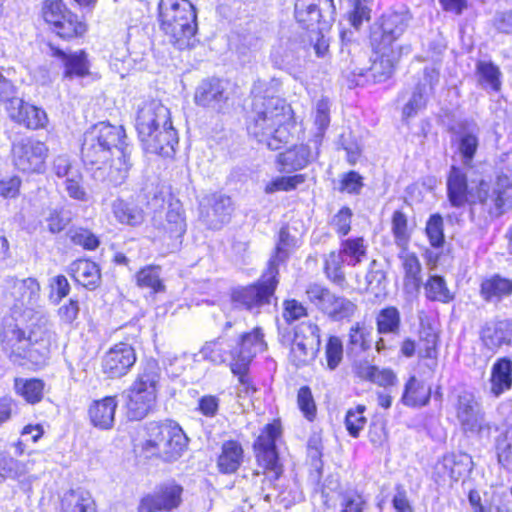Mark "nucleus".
I'll use <instances>...</instances> for the list:
<instances>
[{
  "instance_id": "nucleus-1",
  "label": "nucleus",
  "mask_w": 512,
  "mask_h": 512,
  "mask_svg": "<svg viewBox=\"0 0 512 512\" xmlns=\"http://www.w3.org/2000/svg\"><path fill=\"white\" fill-rule=\"evenodd\" d=\"M130 153L125 130L121 126L101 122L84 134L82 160L91 166L92 177L96 181L113 186L123 184L132 166Z\"/></svg>"
},
{
  "instance_id": "nucleus-2",
  "label": "nucleus",
  "mask_w": 512,
  "mask_h": 512,
  "mask_svg": "<svg viewBox=\"0 0 512 512\" xmlns=\"http://www.w3.org/2000/svg\"><path fill=\"white\" fill-rule=\"evenodd\" d=\"M56 337L44 317H40L28 328H23L10 316L3 319L0 344L11 361L28 360L42 365L49 358L52 347L56 345Z\"/></svg>"
},
{
  "instance_id": "nucleus-3",
  "label": "nucleus",
  "mask_w": 512,
  "mask_h": 512,
  "mask_svg": "<svg viewBox=\"0 0 512 512\" xmlns=\"http://www.w3.org/2000/svg\"><path fill=\"white\" fill-rule=\"evenodd\" d=\"M263 82L257 81L252 88V117L247 125L249 135L270 150H278L291 136L292 109L277 97L261 96Z\"/></svg>"
},
{
  "instance_id": "nucleus-4",
  "label": "nucleus",
  "mask_w": 512,
  "mask_h": 512,
  "mask_svg": "<svg viewBox=\"0 0 512 512\" xmlns=\"http://www.w3.org/2000/svg\"><path fill=\"white\" fill-rule=\"evenodd\" d=\"M496 180L494 183L481 180L471 196V213L476 206L486 213L485 220L502 216L512 205V151L499 155L496 163Z\"/></svg>"
},
{
  "instance_id": "nucleus-5",
  "label": "nucleus",
  "mask_w": 512,
  "mask_h": 512,
  "mask_svg": "<svg viewBox=\"0 0 512 512\" xmlns=\"http://www.w3.org/2000/svg\"><path fill=\"white\" fill-rule=\"evenodd\" d=\"M161 29L169 43L179 50L193 45L197 31V15L188 0H160L158 4Z\"/></svg>"
},
{
  "instance_id": "nucleus-6",
  "label": "nucleus",
  "mask_w": 512,
  "mask_h": 512,
  "mask_svg": "<svg viewBox=\"0 0 512 512\" xmlns=\"http://www.w3.org/2000/svg\"><path fill=\"white\" fill-rule=\"evenodd\" d=\"M188 446V437L178 423L166 420L145 425L141 449L145 457L165 462L179 459Z\"/></svg>"
},
{
  "instance_id": "nucleus-7",
  "label": "nucleus",
  "mask_w": 512,
  "mask_h": 512,
  "mask_svg": "<svg viewBox=\"0 0 512 512\" xmlns=\"http://www.w3.org/2000/svg\"><path fill=\"white\" fill-rule=\"evenodd\" d=\"M159 380L158 363L155 360L147 361L131 388L123 393L129 420L139 421L148 415L156 400Z\"/></svg>"
},
{
  "instance_id": "nucleus-8",
  "label": "nucleus",
  "mask_w": 512,
  "mask_h": 512,
  "mask_svg": "<svg viewBox=\"0 0 512 512\" xmlns=\"http://www.w3.org/2000/svg\"><path fill=\"white\" fill-rule=\"evenodd\" d=\"M278 276L279 272L274 268H267L255 283L232 290V304L254 315L259 314L264 306L271 304L279 283Z\"/></svg>"
},
{
  "instance_id": "nucleus-9",
  "label": "nucleus",
  "mask_w": 512,
  "mask_h": 512,
  "mask_svg": "<svg viewBox=\"0 0 512 512\" xmlns=\"http://www.w3.org/2000/svg\"><path fill=\"white\" fill-rule=\"evenodd\" d=\"M456 418L461 430L466 434L490 437L492 424L485 419V413L474 394L462 391L454 403Z\"/></svg>"
},
{
  "instance_id": "nucleus-10",
  "label": "nucleus",
  "mask_w": 512,
  "mask_h": 512,
  "mask_svg": "<svg viewBox=\"0 0 512 512\" xmlns=\"http://www.w3.org/2000/svg\"><path fill=\"white\" fill-rule=\"evenodd\" d=\"M48 146L33 137H22L12 142L11 161L14 167L24 173H42L48 158Z\"/></svg>"
},
{
  "instance_id": "nucleus-11",
  "label": "nucleus",
  "mask_w": 512,
  "mask_h": 512,
  "mask_svg": "<svg viewBox=\"0 0 512 512\" xmlns=\"http://www.w3.org/2000/svg\"><path fill=\"white\" fill-rule=\"evenodd\" d=\"M42 16L52 30L62 39L82 36L86 24L71 12L62 0H46L42 5Z\"/></svg>"
},
{
  "instance_id": "nucleus-12",
  "label": "nucleus",
  "mask_w": 512,
  "mask_h": 512,
  "mask_svg": "<svg viewBox=\"0 0 512 512\" xmlns=\"http://www.w3.org/2000/svg\"><path fill=\"white\" fill-rule=\"evenodd\" d=\"M279 433V428L275 424H268L254 444L258 463L264 468V474L270 482L278 480L283 472L276 450Z\"/></svg>"
},
{
  "instance_id": "nucleus-13",
  "label": "nucleus",
  "mask_w": 512,
  "mask_h": 512,
  "mask_svg": "<svg viewBox=\"0 0 512 512\" xmlns=\"http://www.w3.org/2000/svg\"><path fill=\"white\" fill-rule=\"evenodd\" d=\"M452 146L460 157L463 166L473 167V160L479 147L480 129L472 120H462L451 127Z\"/></svg>"
},
{
  "instance_id": "nucleus-14",
  "label": "nucleus",
  "mask_w": 512,
  "mask_h": 512,
  "mask_svg": "<svg viewBox=\"0 0 512 512\" xmlns=\"http://www.w3.org/2000/svg\"><path fill=\"white\" fill-rule=\"evenodd\" d=\"M199 220L211 230H219L229 222L233 205L229 196L212 193L199 202Z\"/></svg>"
},
{
  "instance_id": "nucleus-15",
  "label": "nucleus",
  "mask_w": 512,
  "mask_h": 512,
  "mask_svg": "<svg viewBox=\"0 0 512 512\" xmlns=\"http://www.w3.org/2000/svg\"><path fill=\"white\" fill-rule=\"evenodd\" d=\"M335 14L334 0H297L295 3V18L303 28L319 23L329 28L335 20Z\"/></svg>"
},
{
  "instance_id": "nucleus-16",
  "label": "nucleus",
  "mask_w": 512,
  "mask_h": 512,
  "mask_svg": "<svg viewBox=\"0 0 512 512\" xmlns=\"http://www.w3.org/2000/svg\"><path fill=\"white\" fill-rule=\"evenodd\" d=\"M410 15L406 11L391 12L381 17L380 25L371 32L372 47H395L394 43L407 29Z\"/></svg>"
},
{
  "instance_id": "nucleus-17",
  "label": "nucleus",
  "mask_w": 512,
  "mask_h": 512,
  "mask_svg": "<svg viewBox=\"0 0 512 512\" xmlns=\"http://www.w3.org/2000/svg\"><path fill=\"white\" fill-rule=\"evenodd\" d=\"M171 119L170 110L158 100L143 102L139 106L135 127L140 141L150 137L161 127L167 125Z\"/></svg>"
},
{
  "instance_id": "nucleus-18",
  "label": "nucleus",
  "mask_w": 512,
  "mask_h": 512,
  "mask_svg": "<svg viewBox=\"0 0 512 512\" xmlns=\"http://www.w3.org/2000/svg\"><path fill=\"white\" fill-rule=\"evenodd\" d=\"M183 488L175 483H167L156 489L140 500L139 512L171 511L182 502Z\"/></svg>"
},
{
  "instance_id": "nucleus-19",
  "label": "nucleus",
  "mask_w": 512,
  "mask_h": 512,
  "mask_svg": "<svg viewBox=\"0 0 512 512\" xmlns=\"http://www.w3.org/2000/svg\"><path fill=\"white\" fill-rule=\"evenodd\" d=\"M5 297L14 309L33 310L40 297L39 283L33 278L9 279Z\"/></svg>"
},
{
  "instance_id": "nucleus-20",
  "label": "nucleus",
  "mask_w": 512,
  "mask_h": 512,
  "mask_svg": "<svg viewBox=\"0 0 512 512\" xmlns=\"http://www.w3.org/2000/svg\"><path fill=\"white\" fill-rule=\"evenodd\" d=\"M440 73L434 67H426L423 77L416 85L409 101L402 110L404 118L414 117L419 111L426 107L428 98L434 92L435 86L439 83Z\"/></svg>"
},
{
  "instance_id": "nucleus-21",
  "label": "nucleus",
  "mask_w": 512,
  "mask_h": 512,
  "mask_svg": "<svg viewBox=\"0 0 512 512\" xmlns=\"http://www.w3.org/2000/svg\"><path fill=\"white\" fill-rule=\"evenodd\" d=\"M372 49L371 65L367 69L362 68L364 75L358 76L370 77L374 83L384 82L392 76L399 59V52L395 47L388 46L372 47Z\"/></svg>"
},
{
  "instance_id": "nucleus-22",
  "label": "nucleus",
  "mask_w": 512,
  "mask_h": 512,
  "mask_svg": "<svg viewBox=\"0 0 512 512\" xmlns=\"http://www.w3.org/2000/svg\"><path fill=\"white\" fill-rule=\"evenodd\" d=\"M136 362L134 348L127 343L115 344L102 359V370L110 378L127 374Z\"/></svg>"
},
{
  "instance_id": "nucleus-23",
  "label": "nucleus",
  "mask_w": 512,
  "mask_h": 512,
  "mask_svg": "<svg viewBox=\"0 0 512 512\" xmlns=\"http://www.w3.org/2000/svg\"><path fill=\"white\" fill-rule=\"evenodd\" d=\"M319 148H315L310 139L306 144L295 145L279 153L276 159L278 171L281 173H292L304 169L318 157Z\"/></svg>"
},
{
  "instance_id": "nucleus-24",
  "label": "nucleus",
  "mask_w": 512,
  "mask_h": 512,
  "mask_svg": "<svg viewBox=\"0 0 512 512\" xmlns=\"http://www.w3.org/2000/svg\"><path fill=\"white\" fill-rule=\"evenodd\" d=\"M236 362L232 364L250 365L253 358L267 348L264 341V334L259 327L254 328L251 332L242 333L237 338H233Z\"/></svg>"
},
{
  "instance_id": "nucleus-25",
  "label": "nucleus",
  "mask_w": 512,
  "mask_h": 512,
  "mask_svg": "<svg viewBox=\"0 0 512 512\" xmlns=\"http://www.w3.org/2000/svg\"><path fill=\"white\" fill-rule=\"evenodd\" d=\"M480 340L485 348L492 352L512 344V321L492 320L486 322L480 330Z\"/></svg>"
},
{
  "instance_id": "nucleus-26",
  "label": "nucleus",
  "mask_w": 512,
  "mask_h": 512,
  "mask_svg": "<svg viewBox=\"0 0 512 512\" xmlns=\"http://www.w3.org/2000/svg\"><path fill=\"white\" fill-rule=\"evenodd\" d=\"M141 143L147 153L172 157L175 153V147L178 145V134L172 125L171 119L168 120L165 127L159 128L150 137L142 140Z\"/></svg>"
},
{
  "instance_id": "nucleus-27",
  "label": "nucleus",
  "mask_w": 512,
  "mask_h": 512,
  "mask_svg": "<svg viewBox=\"0 0 512 512\" xmlns=\"http://www.w3.org/2000/svg\"><path fill=\"white\" fill-rule=\"evenodd\" d=\"M15 106L9 109V118L27 129L38 130L45 128L48 123V116L45 110L31 105L22 100H15Z\"/></svg>"
},
{
  "instance_id": "nucleus-28",
  "label": "nucleus",
  "mask_w": 512,
  "mask_h": 512,
  "mask_svg": "<svg viewBox=\"0 0 512 512\" xmlns=\"http://www.w3.org/2000/svg\"><path fill=\"white\" fill-rule=\"evenodd\" d=\"M226 89L227 83L219 78L204 79L196 88L195 103L203 107H219L228 99Z\"/></svg>"
},
{
  "instance_id": "nucleus-29",
  "label": "nucleus",
  "mask_w": 512,
  "mask_h": 512,
  "mask_svg": "<svg viewBox=\"0 0 512 512\" xmlns=\"http://www.w3.org/2000/svg\"><path fill=\"white\" fill-rule=\"evenodd\" d=\"M52 56L58 58L64 68L63 78H83L89 75V61L87 54L83 51L65 52L64 50L50 46Z\"/></svg>"
},
{
  "instance_id": "nucleus-30",
  "label": "nucleus",
  "mask_w": 512,
  "mask_h": 512,
  "mask_svg": "<svg viewBox=\"0 0 512 512\" xmlns=\"http://www.w3.org/2000/svg\"><path fill=\"white\" fill-rule=\"evenodd\" d=\"M472 469V458L466 453H450L443 456L435 466V474L439 478L449 477L458 481Z\"/></svg>"
},
{
  "instance_id": "nucleus-31",
  "label": "nucleus",
  "mask_w": 512,
  "mask_h": 512,
  "mask_svg": "<svg viewBox=\"0 0 512 512\" xmlns=\"http://www.w3.org/2000/svg\"><path fill=\"white\" fill-rule=\"evenodd\" d=\"M117 406L116 396H106L100 400H94L88 409L92 425L101 430L111 429L114 425Z\"/></svg>"
},
{
  "instance_id": "nucleus-32",
  "label": "nucleus",
  "mask_w": 512,
  "mask_h": 512,
  "mask_svg": "<svg viewBox=\"0 0 512 512\" xmlns=\"http://www.w3.org/2000/svg\"><path fill=\"white\" fill-rule=\"evenodd\" d=\"M234 346L233 338L223 335L206 342L200 352L204 359L214 364L229 362L232 369V362H236Z\"/></svg>"
},
{
  "instance_id": "nucleus-33",
  "label": "nucleus",
  "mask_w": 512,
  "mask_h": 512,
  "mask_svg": "<svg viewBox=\"0 0 512 512\" xmlns=\"http://www.w3.org/2000/svg\"><path fill=\"white\" fill-rule=\"evenodd\" d=\"M360 54L361 47L360 44L353 39V32L343 31L341 33V46L338 55L340 69L354 76L364 75L362 68L354 66Z\"/></svg>"
},
{
  "instance_id": "nucleus-34",
  "label": "nucleus",
  "mask_w": 512,
  "mask_h": 512,
  "mask_svg": "<svg viewBox=\"0 0 512 512\" xmlns=\"http://www.w3.org/2000/svg\"><path fill=\"white\" fill-rule=\"evenodd\" d=\"M70 276L83 287L94 290L101 282L99 266L89 259H77L68 268Z\"/></svg>"
},
{
  "instance_id": "nucleus-35",
  "label": "nucleus",
  "mask_w": 512,
  "mask_h": 512,
  "mask_svg": "<svg viewBox=\"0 0 512 512\" xmlns=\"http://www.w3.org/2000/svg\"><path fill=\"white\" fill-rule=\"evenodd\" d=\"M490 391L495 397L512 388V360L501 357L495 361L491 368Z\"/></svg>"
},
{
  "instance_id": "nucleus-36",
  "label": "nucleus",
  "mask_w": 512,
  "mask_h": 512,
  "mask_svg": "<svg viewBox=\"0 0 512 512\" xmlns=\"http://www.w3.org/2000/svg\"><path fill=\"white\" fill-rule=\"evenodd\" d=\"M447 195L453 207H462L468 201L467 175L455 165L451 166L447 178Z\"/></svg>"
},
{
  "instance_id": "nucleus-37",
  "label": "nucleus",
  "mask_w": 512,
  "mask_h": 512,
  "mask_svg": "<svg viewBox=\"0 0 512 512\" xmlns=\"http://www.w3.org/2000/svg\"><path fill=\"white\" fill-rule=\"evenodd\" d=\"M187 224L182 204L179 201L169 204L165 221L161 224L164 235L171 240H180L186 232Z\"/></svg>"
},
{
  "instance_id": "nucleus-38",
  "label": "nucleus",
  "mask_w": 512,
  "mask_h": 512,
  "mask_svg": "<svg viewBox=\"0 0 512 512\" xmlns=\"http://www.w3.org/2000/svg\"><path fill=\"white\" fill-rule=\"evenodd\" d=\"M243 457V448L239 442L234 440L224 442L217 459L219 471L223 474L236 472L243 462Z\"/></svg>"
},
{
  "instance_id": "nucleus-39",
  "label": "nucleus",
  "mask_w": 512,
  "mask_h": 512,
  "mask_svg": "<svg viewBox=\"0 0 512 512\" xmlns=\"http://www.w3.org/2000/svg\"><path fill=\"white\" fill-rule=\"evenodd\" d=\"M299 246V239L290 234L287 226H283L279 231L275 252L270 258L267 268H274L279 272V264L285 262Z\"/></svg>"
},
{
  "instance_id": "nucleus-40",
  "label": "nucleus",
  "mask_w": 512,
  "mask_h": 512,
  "mask_svg": "<svg viewBox=\"0 0 512 512\" xmlns=\"http://www.w3.org/2000/svg\"><path fill=\"white\" fill-rule=\"evenodd\" d=\"M111 208L115 219L121 224L136 227L144 222V211L134 203L118 198L112 202Z\"/></svg>"
},
{
  "instance_id": "nucleus-41",
  "label": "nucleus",
  "mask_w": 512,
  "mask_h": 512,
  "mask_svg": "<svg viewBox=\"0 0 512 512\" xmlns=\"http://www.w3.org/2000/svg\"><path fill=\"white\" fill-rule=\"evenodd\" d=\"M431 397V387L411 376L405 384L402 402L407 406H426Z\"/></svg>"
},
{
  "instance_id": "nucleus-42",
  "label": "nucleus",
  "mask_w": 512,
  "mask_h": 512,
  "mask_svg": "<svg viewBox=\"0 0 512 512\" xmlns=\"http://www.w3.org/2000/svg\"><path fill=\"white\" fill-rule=\"evenodd\" d=\"M480 292L486 301H500L512 294V280L494 275L481 283Z\"/></svg>"
},
{
  "instance_id": "nucleus-43",
  "label": "nucleus",
  "mask_w": 512,
  "mask_h": 512,
  "mask_svg": "<svg viewBox=\"0 0 512 512\" xmlns=\"http://www.w3.org/2000/svg\"><path fill=\"white\" fill-rule=\"evenodd\" d=\"M62 512H96L91 494L83 490H72L61 501Z\"/></svg>"
},
{
  "instance_id": "nucleus-44",
  "label": "nucleus",
  "mask_w": 512,
  "mask_h": 512,
  "mask_svg": "<svg viewBox=\"0 0 512 512\" xmlns=\"http://www.w3.org/2000/svg\"><path fill=\"white\" fill-rule=\"evenodd\" d=\"M476 76L478 84L485 90L498 92L501 87V72L491 61H478L476 63Z\"/></svg>"
},
{
  "instance_id": "nucleus-45",
  "label": "nucleus",
  "mask_w": 512,
  "mask_h": 512,
  "mask_svg": "<svg viewBox=\"0 0 512 512\" xmlns=\"http://www.w3.org/2000/svg\"><path fill=\"white\" fill-rule=\"evenodd\" d=\"M346 262L338 251H331L324 261V273L326 277L341 289L347 287V281L343 270V263Z\"/></svg>"
},
{
  "instance_id": "nucleus-46",
  "label": "nucleus",
  "mask_w": 512,
  "mask_h": 512,
  "mask_svg": "<svg viewBox=\"0 0 512 512\" xmlns=\"http://www.w3.org/2000/svg\"><path fill=\"white\" fill-rule=\"evenodd\" d=\"M338 253L341 254L348 265L356 266L366 255L364 239L355 237L343 240Z\"/></svg>"
},
{
  "instance_id": "nucleus-47",
  "label": "nucleus",
  "mask_w": 512,
  "mask_h": 512,
  "mask_svg": "<svg viewBox=\"0 0 512 512\" xmlns=\"http://www.w3.org/2000/svg\"><path fill=\"white\" fill-rule=\"evenodd\" d=\"M14 388L28 403L35 404L43 397L44 383L39 379L16 378Z\"/></svg>"
},
{
  "instance_id": "nucleus-48",
  "label": "nucleus",
  "mask_w": 512,
  "mask_h": 512,
  "mask_svg": "<svg viewBox=\"0 0 512 512\" xmlns=\"http://www.w3.org/2000/svg\"><path fill=\"white\" fill-rule=\"evenodd\" d=\"M379 334H398L401 325L400 312L396 307H386L379 311L376 317Z\"/></svg>"
},
{
  "instance_id": "nucleus-49",
  "label": "nucleus",
  "mask_w": 512,
  "mask_h": 512,
  "mask_svg": "<svg viewBox=\"0 0 512 512\" xmlns=\"http://www.w3.org/2000/svg\"><path fill=\"white\" fill-rule=\"evenodd\" d=\"M319 349V345H309L300 339H293L289 359L293 365L301 367L313 360Z\"/></svg>"
},
{
  "instance_id": "nucleus-50",
  "label": "nucleus",
  "mask_w": 512,
  "mask_h": 512,
  "mask_svg": "<svg viewBox=\"0 0 512 512\" xmlns=\"http://www.w3.org/2000/svg\"><path fill=\"white\" fill-rule=\"evenodd\" d=\"M314 123L317 126V133L311 139V143L315 148L320 147L325 131L330 124V103L327 99H320L315 108Z\"/></svg>"
},
{
  "instance_id": "nucleus-51",
  "label": "nucleus",
  "mask_w": 512,
  "mask_h": 512,
  "mask_svg": "<svg viewBox=\"0 0 512 512\" xmlns=\"http://www.w3.org/2000/svg\"><path fill=\"white\" fill-rule=\"evenodd\" d=\"M356 310L357 305L354 302L344 296L334 294L325 315L333 321H342L351 318Z\"/></svg>"
},
{
  "instance_id": "nucleus-52",
  "label": "nucleus",
  "mask_w": 512,
  "mask_h": 512,
  "mask_svg": "<svg viewBox=\"0 0 512 512\" xmlns=\"http://www.w3.org/2000/svg\"><path fill=\"white\" fill-rule=\"evenodd\" d=\"M371 347L370 332L359 322L351 326L348 348L355 353L367 351Z\"/></svg>"
},
{
  "instance_id": "nucleus-53",
  "label": "nucleus",
  "mask_w": 512,
  "mask_h": 512,
  "mask_svg": "<svg viewBox=\"0 0 512 512\" xmlns=\"http://www.w3.org/2000/svg\"><path fill=\"white\" fill-rule=\"evenodd\" d=\"M305 180L306 178L303 174L278 176L265 185L264 192L266 194H273L280 191L289 192L295 190L299 185L303 184Z\"/></svg>"
},
{
  "instance_id": "nucleus-54",
  "label": "nucleus",
  "mask_w": 512,
  "mask_h": 512,
  "mask_svg": "<svg viewBox=\"0 0 512 512\" xmlns=\"http://www.w3.org/2000/svg\"><path fill=\"white\" fill-rule=\"evenodd\" d=\"M28 472V465L22 463L11 456L1 453L0 454V478L5 480L19 479Z\"/></svg>"
},
{
  "instance_id": "nucleus-55",
  "label": "nucleus",
  "mask_w": 512,
  "mask_h": 512,
  "mask_svg": "<svg viewBox=\"0 0 512 512\" xmlns=\"http://www.w3.org/2000/svg\"><path fill=\"white\" fill-rule=\"evenodd\" d=\"M306 295L308 300L325 314L331 304L334 293H332L327 287L312 283L307 286Z\"/></svg>"
},
{
  "instance_id": "nucleus-56",
  "label": "nucleus",
  "mask_w": 512,
  "mask_h": 512,
  "mask_svg": "<svg viewBox=\"0 0 512 512\" xmlns=\"http://www.w3.org/2000/svg\"><path fill=\"white\" fill-rule=\"evenodd\" d=\"M424 288L426 297L429 300L447 303L452 299V296L446 286V282L441 276H431Z\"/></svg>"
},
{
  "instance_id": "nucleus-57",
  "label": "nucleus",
  "mask_w": 512,
  "mask_h": 512,
  "mask_svg": "<svg viewBox=\"0 0 512 512\" xmlns=\"http://www.w3.org/2000/svg\"><path fill=\"white\" fill-rule=\"evenodd\" d=\"M305 29L307 30L309 46L313 48L317 57L324 58L328 54L329 43L323 32L328 28H324L323 23H319V25L311 26L310 28Z\"/></svg>"
},
{
  "instance_id": "nucleus-58",
  "label": "nucleus",
  "mask_w": 512,
  "mask_h": 512,
  "mask_svg": "<svg viewBox=\"0 0 512 512\" xmlns=\"http://www.w3.org/2000/svg\"><path fill=\"white\" fill-rule=\"evenodd\" d=\"M496 451L499 464L512 472V429L506 430L497 438Z\"/></svg>"
},
{
  "instance_id": "nucleus-59",
  "label": "nucleus",
  "mask_w": 512,
  "mask_h": 512,
  "mask_svg": "<svg viewBox=\"0 0 512 512\" xmlns=\"http://www.w3.org/2000/svg\"><path fill=\"white\" fill-rule=\"evenodd\" d=\"M137 285L141 288H149L153 292L162 291L164 286L160 279L159 268L146 266L136 274Z\"/></svg>"
},
{
  "instance_id": "nucleus-60",
  "label": "nucleus",
  "mask_w": 512,
  "mask_h": 512,
  "mask_svg": "<svg viewBox=\"0 0 512 512\" xmlns=\"http://www.w3.org/2000/svg\"><path fill=\"white\" fill-rule=\"evenodd\" d=\"M365 411L366 407L364 405H358L355 409L347 411L345 425L350 436L354 438L358 437L360 431L366 425L367 419L364 416Z\"/></svg>"
},
{
  "instance_id": "nucleus-61",
  "label": "nucleus",
  "mask_w": 512,
  "mask_h": 512,
  "mask_svg": "<svg viewBox=\"0 0 512 512\" xmlns=\"http://www.w3.org/2000/svg\"><path fill=\"white\" fill-rule=\"evenodd\" d=\"M248 371L249 365H243L242 367V365L232 364L231 372L238 377L239 382L238 397H250L257 391Z\"/></svg>"
},
{
  "instance_id": "nucleus-62",
  "label": "nucleus",
  "mask_w": 512,
  "mask_h": 512,
  "mask_svg": "<svg viewBox=\"0 0 512 512\" xmlns=\"http://www.w3.org/2000/svg\"><path fill=\"white\" fill-rule=\"evenodd\" d=\"M392 233L397 246L407 245L409 240L408 222L406 215L400 210H396L392 215Z\"/></svg>"
},
{
  "instance_id": "nucleus-63",
  "label": "nucleus",
  "mask_w": 512,
  "mask_h": 512,
  "mask_svg": "<svg viewBox=\"0 0 512 512\" xmlns=\"http://www.w3.org/2000/svg\"><path fill=\"white\" fill-rule=\"evenodd\" d=\"M426 234L431 246L440 248L444 244L443 218L440 214H433L426 224Z\"/></svg>"
},
{
  "instance_id": "nucleus-64",
  "label": "nucleus",
  "mask_w": 512,
  "mask_h": 512,
  "mask_svg": "<svg viewBox=\"0 0 512 512\" xmlns=\"http://www.w3.org/2000/svg\"><path fill=\"white\" fill-rule=\"evenodd\" d=\"M69 237L73 244L82 246L86 250H95L100 245L99 238L88 229H71Z\"/></svg>"
}]
</instances>
